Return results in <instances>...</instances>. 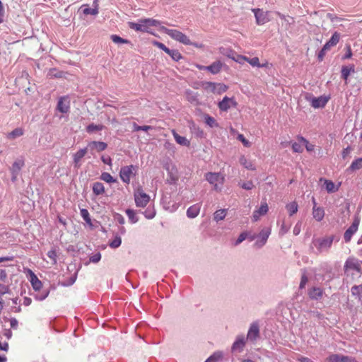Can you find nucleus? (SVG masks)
<instances>
[{"instance_id":"ea45409f","label":"nucleus","mask_w":362,"mask_h":362,"mask_svg":"<svg viewBox=\"0 0 362 362\" xmlns=\"http://www.w3.org/2000/svg\"><path fill=\"white\" fill-rule=\"evenodd\" d=\"M110 39L113 42L116 44H129L132 45L131 42L129 40L121 37L117 35H110Z\"/></svg>"},{"instance_id":"c03bdc74","label":"nucleus","mask_w":362,"mask_h":362,"mask_svg":"<svg viewBox=\"0 0 362 362\" xmlns=\"http://www.w3.org/2000/svg\"><path fill=\"white\" fill-rule=\"evenodd\" d=\"M23 134V131L21 128H16L12 132L8 133L7 138L9 139H13L19 137Z\"/></svg>"},{"instance_id":"864d4df0","label":"nucleus","mask_w":362,"mask_h":362,"mask_svg":"<svg viewBox=\"0 0 362 362\" xmlns=\"http://www.w3.org/2000/svg\"><path fill=\"white\" fill-rule=\"evenodd\" d=\"M339 39H340V35L337 33V32H335L332 35V37H330V39L327 41V42L332 46H334L336 45L339 41Z\"/></svg>"},{"instance_id":"7ed1b4c3","label":"nucleus","mask_w":362,"mask_h":362,"mask_svg":"<svg viewBox=\"0 0 362 362\" xmlns=\"http://www.w3.org/2000/svg\"><path fill=\"white\" fill-rule=\"evenodd\" d=\"M134 200L136 206L144 208L148 204L150 197L141 188H138L134 192Z\"/></svg>"},{"instance_id":"5701e85b","label":"nucleus","mask_w":362,"mask_h":362,"mask_svg":"<svg viewBox=\"0 0 362 362\" xmlns=\"http://www.w3.org/2000/svg\"><path fill=\"white\" fill-rule=\"evenodd\" d=\"M323 290L319 287H313L308 291V296L311 299L318 300L322 298Z\"/></svg>"},{"instance_id":"f257e3e1","label":"nucleus","mask_w":362,"mask_h":362,"mask_svg":"<svg viewBox=\"0 0 362 362\" xmlns=\"http://www.w3.org/2000/svg\"><path fill=\"white\" fill-rule=\"evenodd\" d=\"M334 240H335L334 235L313 238L310 244V249L317 255L327 253L332 247Z\"/></svg>"},{"instance_id":"0eeeda50","label":"nucleus","mask_w":362,"mask_h":362,"mask_svg":"<svg viewBox=\"0 0 362 362\" xmlns=\"http://www.w3.org/2000/svg\"><path fill=\"white\" fill-rule=\"evenodd\" d=\"M140 23L142 29L141 32L148 33H152L150 30L151 27H158L161 24L160 21L153 18H141Z\"/></svg>"},{"instance_id":"b1692460","label":"nucleus","mask_w":362,"mask_h":362,"mask_svg":"<svg viewBox=\"0 0 362 362\" xmlns=\"http://www.w3.org/2000/svg\"><path fill=\"white\" fill-rule=\"evenodd\" d=\"M200 211V206L198 204L189 206L187 210V216L188 218H194L197 217Z\"/></svg>"},{"instance_id":"9d476101","label":"nucleus","mask_w":362,"mask_h":362,"mask_svg":"<svg viewBox=\"0 0 362 362\" xmlns=\"http://www.w3.org/2000/svg\"><path fill=\"white\" fill-rule=\"evenodd\" d=\"M136 166L134 165L122 167L119 171V177L123 182L129 184L131 175L133 174V170H136Z\"/></svg>"},{"instance_id":"a878e982","label":"nucleus","mask_w":362,"mask_h":362,"mask_svg":"<svg viewBox=\"0 0 362 362\" xmlns=\"http://www.w3.org/2000/svg\"><path fill=\"white\" fill-rule=\"evenodd\" d=\"M313 216L316 221H320L324 218L325 211L322 207H317L315 206H313Z\"/></svg>"},{"instance_id":"a19ab883","label":"nucleus","mask_w":362,"mask_h":362,"mask_svg":"<svg viewBox=\"0 0 362 362\" xmlns=\"http://www.w3.org/2000/svg\"><path fill=\"white\" fill-rule=\"evenodd\" d=\"M298 204L296 202H291L286 206V209L288 211L289 216H291L298 211Z\"/></svg>"},{"instance_id":"338daca9","label":"nucleus","mask_w":362,"mask_h":362,"mask_svg":"<svg viewBox=\"0 0 362 362\" xmlns=\"http://www.w3.org/2000/svg\"><path fill=\"white\" fill-rule=\"evenodd\" d=\"M101 259L100 252H97L90 257L89 261L93 263H98Z\"/></svg>"},{"instance_id":"49530a36","label":"nucleus","mask_w":362,"mask_h":362,"mask_svg":"<svg viewBox=\"0 0 362 362\" xmlns=\"http://www.w3.org/2000/svg\"><path fill=\"white\" fill-rule=\"evenodd\" d=\"M141 214H144V216L147 219H152L156 216V211L153 207H148L146 210L144 211H141Z\"/></svg>"},{"instance_id":"a18cd8bd","label":"nucleus","mask_w":362,"mask_h":362,"mask_svg":"<svg viewBox=\"0 0 362 362\" xmlns=\"http://www.w3.org/2000/svg\"><path fill=\"white\" fill-rule=\"evenodd\" d=\"M325 188L327 192L332 193L338 190L334 183L332 180H325Z\"/></svg>"},{"instance_id":"dca6fc26","label":"nucleus","mask_w":362,"mask_h":362,"mask_svg":"<svg viewBox=\"0 0 362 362\" xmlns=\"http://www.w3.org/2000/svg\"><path fill=\"white\" fill-rule=\"evenodd\" d=\"M245 345V336L243 334L238 335L236 337L235 341L233 342V344L232 345L231 351L240 353L243 351Z\"/></svg>"},{"instance_id":"1a4fd4ad","label":"nucleus","mask_w":362,"mask_h":362,"mask_svg":"<svg viewBox=\"0 0 362 362\" xmlns=\"http://www.w3.org/2000/svg\"><path fill=\"white\" fill-rule=\"evenodd\" d=\"M252 11L254 13L256 23L258 25H264L269 21L268 11H264L262 9L260 8H252Z\"/></svg>"},{"instance_id":"2eb2a0df","label":"nucleus","mask_w":362,"mask_h":362,"mask_svg":"<svg viewBox=\"0 0 362 362\" xmlns=\"http://www.w3.org/2000/svg\"><path fill=\"white\" fill-rule=\"evenodd\" d=\"M88 150L91 154H93V151L102 152L107 148V144L103 141H93L87 145Z\"/></svg>"},{"instance_id":"39448f33","label":"nucleus","mask_w":362,"mask_h":362,"mask_svg":"<svg viewBox=\"0 0 362 362\" xmlns=\"http://www.w3.org/2000/svg\"><path fill=\"white\" fill-rule=\"evenodd\" d=\"M360 223V218L358 216H355L351 225L346 230L344 233V239L345 243H349L352 238V236L356 233Z\"/></svg>"},{"instance_id":"052dcab7","label":"nucleus","mask_w":362,"mask_h":362,"mask_svg":"<svg viewBox=\"0 0 362 362\" xmlns=\"http://www.w3.org/2000/svg\"><path fill=\"white\" fill-rule=\"evenodd\" d=\"M153 127L151 126H147V125H144V126H139L136 123H134L133 124V131H135V132H139V131H148L149 129H152Z\"/></svg>"},{"instance_id":"412c9836","label":"nucleus","mask_w":362,"mask_h":362,"mask_svg":"<svg viewBox=\"0 0 362 362\" xmlns=\"http://www.w3.org/2000/svg\"><path fill=\"white\" fill-rule=\"evenodd\" d=\"M222 66V62H221L220 61H216L213 62L211 65L206 66V67H204V69H206V71H209L213 74H216L220 72Z\"/></svg>"},{"instance_id":"f3484780","label":"nucleus","mask_w":362,"mask_h":362,"mask_svg":"<svg viewBox=\"0 0 362 362\" xmlns=\"http://www.w3.org/2000/svg\"><path fill=\"white\" fill-rule=\"evenodd\" d=\"M329 99L330 97L326 95H322L317 98L313 97L311 99V105L314 108L324 107L327 105Z\"/></svg>"},{"instance_id":"6ab92c4d","label":"nucleus","mask_w":362,"mask_h":362,"mask_svg":"<svg viewBox=\"0 0 362 362\" xmlns=\"http://www.w3.org/2000/svg\"><path fill=\"white\" fill-rule=\"evenodd\" d=\"M30 272V281L32 285L33 288L35 291H40L42 288V281L37 278V276L31 271L29 270Z\"/></svg>"},{"instance_id":"4be33fe9","label":"nucleus","mask_w":362,"mask_h":362,"mask_svg":"<svg viewBox=\"0 0 362 362\" xmlns=\"http://www.w3.org/2000/svg\"><path fill=\"white\" fill-rule=\"evenodd\" d=\"M221 52L223 55L234 60L235 62L241 63L240 59L238 58V54H237V53L235 51H233V49H228V48H221Z\"/></svg>"},{"instance_id":"20e7f679","label":"nucleus","mask_w":362,"mask_h":362,"mask_svg":"<svg viewBox=\"0 0 362 362\" xmlns=\"http://www.w3.org/2000/svg\"><path fill=\"white\" fill-rule=\"evenodd\" d=\"M260 337L259 324L258 321L253 322L248 329L247 334V340L251 342H255Z\"/></svg>"},{"instance_id":"de8ad7c7","label":"nucleus","mask_w":362,"mask_h":362,"mask_svg":"<svg viewBox=\"0 0 362 362\" xmlns=\"http://www.w3.org/2000/svg\"><path fill=\"white\" fill-rule=\"evenodd\" d=\"M49 294V289H43L40 293L35 295L34 298L36 300L42 301L48 297Z\"/></svg>"},{"instance_id":"2f4dec72","label":"nucleus","mask_w":362,"mask_h":362,"mask_svg":"<svg viewBox=\"0 0 362 362\" xmlns=\"http://www.w3.org/2000/svg\"><path fill=\"white\" fill-rule=\"evenodd\" d=\"M351 72H354V65H351L350 67L347 66H343L341 70V76L343 79L347 80Z\"/></svg>"},{"instance_id":"e2e57ef3","label":"nucleus","mask_w":362,"mask_h":362,"mask_svg":"<svg viewBox=\"0 0 362 362\" xmlns=\"http://www.w3.org/2000/svg\"><path fill=\"white\" fill-rule=\"evenodd\" d=\"M228 90V86L223 83H216L215 93L221 94Z\"/></svg>"},{"instance_id":"393cba45","label":"nucleus","mask_w":362,"mask_h":362,"mask_svg":"<svg viewBox=\"0 0 362 362\" xmlns=\"http://www.w3.org/2000/svg\"><path fill=\"white\" fill-rule=\"evenodd\" d=\"M186 96L187 100L194 105H198L199 102V94L197 93H194L191 90H186Z\"/></svg>"},{"instance_id":"c9c22d12","label":"nucleus","mask_w":362,"mask_h":362,"mask_svg":"<svg viewBox=\"0 0 362 362\" xmlns=\"http://www.w3.org/2000/svg\"><path fill=\"white\" fill-rule=\"evenodd\" d=\"M125 212L131 223H136L139 221V218L136 216L134 210L127 209H126Z\"/></svg>"},{"instance_id":"58836bf2","label":"nucleus","mask_w":362,"mask_h":362,"mask_svg":"<svg viewBox=\"0 0 362 362\" xmlns=\"http://www.w3.org/2000/svg\"><path fill=\"white\" fill-rule=\"evenodd\" d=\"M48 75L51 78H60L64 77V72L62 71H59L55 68H53V69H49V71L48 72Z\"/></svg>"},{"instance_id":"bf43d9fd","label":"nucleus","mask_w":362,"mask_h":362,"mask_svg":"<svg viewBox=\"0 0 362 362\" xmlns=\"http://www.w3.org/2000/svg\"><path fill=\"white\" fill-rule=\"evenodd\" d=\"M77 278V274L75 273L74 275H72L71 277H69L66 281H64L62 283V285L63 286H70L73 285Z\"/></svg>"},{"instance_id":"f03ea898","label":"nucleus","mask_w":362,"mask_h":362,"mask_svg":"<svg viewBox=\"0 0 362 362\" xmlns=\"http://www.w3.org/2000/svg\"><path fill=\"white\" fill-rule=\"evenodd\" d=\"M160 30L169 35L173 40L178 41L185 45L192 44L189 38L182 32L177 30L169 29L166 27L161 26Z\"/></svg>"},{"instance_id":"09e8293b","label":"nucleus","mask_w":362,"mask_h":362,"mask_svg":"<svg viewBox=\"0 0 362 362\" xmlns=\"http://www.w3.org/2000/svg\"><path fill=\"white\" fill-rule=\"evenodd\" d=\"M168 54L175 62H178L180 59H182V54L177 49H170Z\"/></svg>"},{"instance_id":"3c124183","label":"nucleus","mask_w":362,"mask_h":362,"mask_svg":"<svg viewBox=\"0 0 362 362\" xmlns=\"http://www.w3.org/2000/svg\"><path fill=\"white\" fill-rule=\"evenodd\" d=\"M100 179L107 183H113L116 182L115 179L109 173H103L100 175Z\"/></svg>"},{"instance_id":"c756f323","label":"nucleus","mask_w":362,"mask_h":362,"mask_svg":"<svg viewBox=\"0 0 362 362\" xmlns=\"http://www.w3.org/2000/svg\"><path fill=\"white\" fill-rule=\"evenodd\" d=\"M362 168V158L355 159L347 168L349 172H354Z\"/></svg>"},{"instance_id":"69168bd1","label":"nucleus","mask_w":362,"mask_h":362,"mask_svg":"<svg viewBox=\"0 0 362 362\" xmlns=\"http://www.w3.org/2000/svg\"><path fill=\"white\" fill-rule=\"evenodd\" d=\"M47 257L49 258H50L53 261L54 264L57 263V255L56 250L52 249V250H49L47 252Z\"/></svg>"},{"instance_id":"cd10ccee","label":"nucleus","mask_w":362,"mask_h":362,"mask_svg":"<svg viewBox=\"0 0 362 362\" xmlns=\"http://www.w3.org/2000/svg\"><path fill=\"white\" fill-rule=\"evenodd\" d=\"M173 134L176 142L184 146H189L190 144L189 141L186 137L179 135L175 130L173 131Z\"/></svg>"},{"instance_id":"4468645a","label":"nucleus","mask_w":362,"mask_h":362,"mask_svg":"<svg viewBox=\"0 0 362 362\" xmlns=\"http://www.w3.org/2000/svg\"><path fill=\"white\" fill-rule=\"evenodd\" d=\"M326 362H357L354 358L341 354H333L326 358Z\"/></svg>"},{"instance_id":"4c0bfd02","label":"nucleus","mask_w":362,"mask_h":362,"mask_svg":"<svg viewBox=\"0 0 362 362\" xmlns=\"http://www.w3.org/2000/svg\"><path fill=\"white\" fill-rule=\"evenodd\" d=\"M122 244V238L119 235L116 234L114 237V239L109 243V246L111 248L116 249L118 248Z\"/></svg>"},{"instance_id":"a211bd4d","label":"nucleus","mask_w":362,"mask_h":362,"mask_svg":"<svg viewBox=\"0 0 362 362\" xmlns=\"http://www.w3.org/2000/svg\"><path fill=\"white\" fill-rule=\"evenodd\" d=\"M57 109L59 112L62 113H67L70 109V101L68 97H61L57 105Z\"/></svg>"},{"instance_id":"603ef678","label":"nucleus","mask_w":362,"mask_h":362,"mask_svg":"<svg viewBox=\"0 0 362 362\" xmlns=\"http://www.w3.org/2000/svg\"><path fill=\"white\" fill-rule=\"evenodd\" d=\"M240 163L248 170H254L255 169L253 164L250 161L247 160L244 156L240 158Z\"/></svg>"},{"instance_id":"13d9d810","label":"nucleus","mask_w":362,"mask_h":362,"mask_svg":"<svg viewBox=\"0 0 362 362\" xmlns=\"http://www.w3.org/2000/svg\"><path fill=\"white\" fill-rule=\"evenodd\" d=\"M112 217H113L114 221H115L121 225L124 224L125 220H124V216L122 214L115 212L112 215Z\"/></svg>"},{"instance_id":"f8f14e48","label":"nucleus","mask_w":362,"mask_h":362,"mask_svg":"<svg viewBox=\"0 0 362 362\" xmlns=\"http://www.w3.org/2000/svg\"><path fill=\"white\" fill-rule=\"evenodd\" d=\"M237 105L238 103L235 100L234 98H229L228 96H225L218 103V107L222 112H227L231 107H235Z\"/></svg>"},{"instance_id":"423d86ee","label":"nucleus","mask_w":362,"mask_h":362,"mask_svg":"<svg viewBox=\"0 0 362 362\" xmlns=\"http://www.w3.org/2000/svg\"><path fill=\"white\" fill-rule=\"evenodd\" d=\"M361 264V261L358 260V259L354 257H350L347 258V259L346 260L344 269L345 271L354 270L358 273H361L362 271Z\"/></svg>"},{"instance_id":"6e6d98bb","label":"nucleus","mask_w":362,"mask_h":362,"mask_svg":"<svg viewBox=\"0 0 362 362\" xmlns=\"http://www.w3.org/2000/svg\"><path fill=\"white\" fill-rule=\"evenodd\" d=\"M249 235V232H247V231H244V232H242L238 239L235 240V245L237 246L238 245H240L242 242H243L245 239L247 238Z\"/></svg>"},{"instance_id":"bb28decb","label":"nucleus","mask_w":362,"mask_h":362,"mask_svg":"<svg viewBox=\"0 0 362 362\" xmlns=\"http://www.w3.org/2000/svg\"><path fill=\"white\" fill-rule=\"evenodd\" d=\"M238 58L240 59V61L242 60L247 62L251 66H257V67H262L263 66L259 64V60L258 57H252V58H248L247 57H244L242 55H238Z\"/></svg>"},{"instance_id":"37998d69","label":"nucleus","mask_w":362,"mask_h":362,"mask_svg":"<svg viewBox=\"0 0 362 362\" xmlns=\"http://www.w3.org/2000/svg\"><path fill=\"white\" fill-rule=\"evenodd\" d=\"M351 294L354 296H356L360 301L362 302V290L358 285H355L352 286L351 289Z\"/></svg>"},{"instance_id":"ddd939ff","label":"nucleus","mask_w":362,"mask_h":362,"mask_svg":"<svg viewBox=\"0 0 362 362\" xmlns=\"http://www.w3.org/2000/svg\"><path fill=\"white\" fill-rule=\"evenodd\" d=\"M24 165V160L21 158L17 159L12 164V166L10 168V171L11 173V180L13 182H15L17 180L20 171L21 170Z\"/></svg>"},{"instance_id":"5fc2aeb1","label":"nucleus","mask_w":362,"mask_h":362,"mask_svg":"<svg viewBox=\"0 0 362 362\" xmlns=\"http://www.w3.org/2000/svg\"><path fill=\"white\" fill-rule=\"evenodd\" d=\"M223 354L221 352L217 351L214 353L211 356H210L207 359V362H217L220 358H221Z\"/></svg>"},{"instance_id":"72a5a7b5","label":"nucleus","mask_w":362,"mask_h":362,"mask_svg":"<svg viewBox=\"0 0 362 362\" xmlns=\"http://www.w3.org/2000/svg\"><path fill=\"white\" fill-rule=\"evenodd\" d=\"M204 122L210 127H218V123L216 119L208 114L204 115Z\"/></svg>"},{"instance_id":"4d7b16f0","label":"nucleus","mask_w":362,"mask_h":362,"mask_svg":"<svg viewBox=\"0 0 362 362\" xmlns=\"http://www.w3.org/2000/svg\"><path fill=\"white\" fill-rule=\"evenodd\" d=\"M128 25H129V28L134 30L137 32H141V30H142L141 26L140 19H139L138 22H136V23L128 22Z\"/></svg>"},{"instance_id":"0e129e2a","label":"nucleus","mask_w":362,"mask_h":362,"mask_svg":"<svg viewBox=\"0 0 362 362\" xmlns=\"http://www.w3.org/2000/svg\"><path fill=\"white\" fill-rule=\"evenodd\" d=\"M268 205L267 203L262 204L260 207L258 209V210H256L259 215L263 216L266 214L268 211Z\"/></svg>"},{"instance_id":"c85d7f7f","label":"nucleus","mask_w":362,"mask_h":362,"mask_svg":"<svg viewBox=\"0 0 362 362\" xmlns=\"http://www.w3.org/2000/svg\"><path fill=\"white\" fill-rule=\"evenodd\" d=\"M88 146H86L83 148L79 149L76 153H74V163L75 165H76L79 163L81 159L84 157V156L88 152Z\"/></svg>"},{"instance_id":"79ce46f5","label":"nucleus","mask_w":362,"mask_h":362,"mask_svg":"<svg viewBox=\"0 0 362 362\" xmlns=\"http://www.w3.org/2000/svg\"><path fill=\"white\" fill-rule=\"evenodd\" d=\"M103 128L104 126L103 124H95L94 123H91L86 127V132L91 134L96 131H101Z\"/></svg>"},{"instance_id":"f704fd0d","label":"nucleus","mask_w":362,"mask_h":362,"mask_svg":"<svg viewBox=\"0 0 362 362\" xmlns=\"http://www.w3.org/2000/svg\"><path fill=\"white\" fill-rule=\"evenodd\" d=\"M227 214V209H219L214 212V219L216 222L222 221L225 218Z\"/></svg>"},{"instance_id":"8fccbe9b","label":"nucleus","mask_w":362,"mask_h":362,"mask_svg":"<svg viewBox=\"0 0 362 362\" xmlns=\"http://www.w3.org/2000/svg\"><path fill=\"white\" fill-rule=\"evenodd\" d=\"M80 214L83 219L89 225H92L91 219L88 211L86 209H81Z\"/></svg>"},{"instance_id":"9b49d317","label":"nucleus","mask_w":362,"mask_h":362,"mask_svg":"<svg viewBox=\"0 0 362 362\" xmlns=\"http://www.w3.org/2000/svg\"><path fill=\"white\" fill-rule=\"evenodd\" d=\"M271 234V229L269 228H264L257 234V240L255 243V245L258 248L262 247L267 241L268 238Z\"/></svg>"},{"instance_id":"473e14b6","label":"nucleus","mask_w":362,"mask_h":362,"mask_svg":"<svg viewBox=\"0 0 362 362\" xmlns=\"http://www.w3.org/2000/svg\"><path fill=\"white\" fill-rule=\"evenodd\" d=\"M168 170V177L166 179L167 183L170 185H176L178 180V176L176 173H174L172 170H170L169 168H167Z\"/></svg>"},{"instance_id":"774afa93","label":"nucleus","mask_w":362,"mask_h":362,"mask_svg":"<svg viewBox=\"0 0 362 362\" xmlns=\"http://www.w3.org/2000/svg\"><path fill=\"white\" fill-rule=\"evenodd\" d=\"M154 45H156L157 47L160 48V49H162L163 51H164L165 53H168L169 52V50L170 49H169L168 47H167L162 42H158V41H155L153 42Z\"/></svg>"},{"instance_id":"6e6552de","label":"nucleus","mask_w":362,"mask_h":362,"mask_svg":"<svg viewBox=\"0 0 362 362\" xmlns=\"http://www.w3.org/2000/svg\"><path fill=\"white\" fill-rule=\"evenodd\" d=\"M206 180L214 185V189L216 191H220L221 187L218 185V183L222 184L223 177H222L220 173H207L205 175Z\"/></svg>"},{"instance_id":"680f3d73","label":"nucleus","mask_w":362,"mask_h":362,"mask_svg":"<svg viewBox=\"0 0 362 362\" xmlns=\"http://www.w3.org/2000/svg\"><path fill=\"white\" fill-rule=\"evenodd\" d=\"M203 88L205 90H210L212 93H215L216 83L214 82H205L203 84Z\"/></svg>"},{"instance_id":"7c9ffc66","label":"nucleus","mask_w":362,"mask_h":362,"mask_svg":"<svg viewBox=\"0 0 362 362\" xmlns=\"http://www.w3.org/2000/svg\"><path fill=\"white\" fill-rule=\"evenodd\" d=\"M93 192L95 196L103 194L105 192V187L102 182H95L93 184Z\"/></svg>"},{"instance_id":"aec40b11","label":"nucleus","mask_w":362,"mask_h":362,"mask_svg":"<svg viewBox=\"0 0 362 362\" xmlns=\"http://www.w3.org/2000/svg\"><path fill=\"white\" fill-rule=\"evenodd\" d=\"M93 4H95L94 8H89L88 5H83L81 6L80 9L82 11V13L84 15H92V16H96L98 14V5L95 3V1L93 2Z\"/></svg>"},{"instance_id":"e433bc0d","label":"nucleus","mask_w":362,"mask_h":362,"mask_svg":"<svg viewBox=\"0 0 362 362\" xmlns=\"http://www.w3.org/2000/svg\"><path fill=\"white\" fill-rule=\"evenodd\" d=\"M298 141L303 143L305 145L307 151L312 152L314 151L315 145L309 143V141L303 136H298Z\"/></svg>"}]
</instances>
